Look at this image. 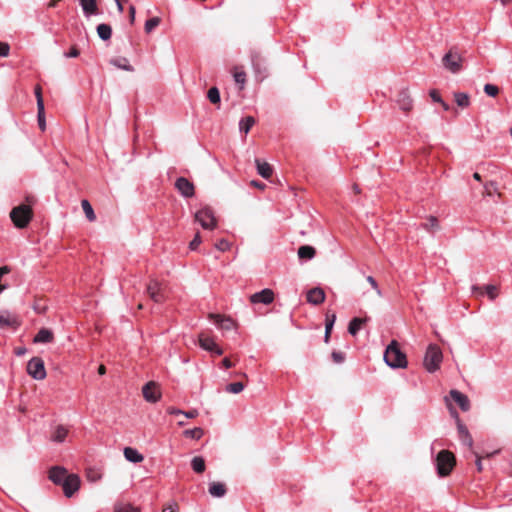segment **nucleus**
<instances>
[{
  "mask_svg": "<svg viewBox=\"0 0 512 512\" xmlns=\"http://www.w3.org/2000/svg\"><path fill=\"white\" fill-rule=\"evenodd\" d=\"M384 361L391 368H405L406 355L400 350L397 341L392 340L384 352Z\"/></svg>",
  "mask_w": 512,
  "mask_h": 512,
  "instance_id": "f257e3e1",
  "label": "nucleus"
},
{
  "mask_svg": "<svg viewBox=\"0 0 512 512\" xmlns=\"http://www.w3.org/2000/svg\"><path fill=\"white\" fill-rule=\"evenodd\" d=\"M442 359L443 354L440 347L436 344H430L427 347L423 360V365L428 372L433 373L440 368Z\"/></svg>",
  "mask_w": 512,
  "mask_h": 512,
  "instance_id": "f03ea898",
  "label": "nucleus"
},
{
  "mask_svg": "<svg viewBox=\"0 0 512 512\" xmlns=\"http://www.w3.org/2000/svg\"><path fill=\"white\" fill-rule=\"evenodd\" d=\"M33 212L30 206L21 204L10 212V218L17 228H25L31 221Z\"/></svg>",
  "mask_w": 512,
  "mask_h": 512,
  "instance_id": "7ed1b4c3",
  "label": "nucleus"
},
{
  "mask_svg": "<svg viewBox=\"0 0 512 512\" xmlns=\"http://www.w3.org/2000/svg\"><path fill=\"white\" fill-rule=\"evenodd\" d=\"M455 465V457L453 453L448 450H442L436 457L437 473L441 477L448 476Z\"/></svg>",
  "mask_w": 512,
  "mask_h": 512,
  "instance_id": "20e7f679",
  "label": "nucleus"
},
{
  "mask_svg": "<svg viewBox=\"0 0 512 512\" xmlns=\"http://www.w3.org/2000/svg\"><path fill=\"white\" fill-rule=\"evenodd\" d=\"M27 373L35 380L46 378V369L41 357H32L27 363Z\"/></svg>",
  "mask_w": 512,
  "mask_h": 512,
  "instance_id": "39448f33",
  "label": "nucleus"
},
{
  "mask_svg": "<svg viewBox=\"0 0 512 512\" xmlns=\"http://www.w3.org/2000/svg\"><path fill=\"white\" fill-rule=\"evenodd\" d=\"M195 219L203 229L213 230L216 227V218L210 207H203L195 213Z\"/></svg>",
  "mask_w": 512,
  "mask_h": 512,
  "instance_id": "423d86ee",
  "label": "nucleus"
},
{
  "mask_svg": "<svg viewBox=\"0 0 512 512\" xmlns=\"http://www.w3.org/2000/svg\"><path fill=\"white\" fill-rule=\"evenodd\" d=\"M461 61V56L452 51L446 53L442 59L444 67L454 74L461 70Z\"/></svg>",
  "mask_w": 512,
  "mask_h": 512,
  "instance_id": "0eeeda50",
  "label": "nucleus"
},
{
  "mask_svg": "<svg viewBox=\"0 0 512 512\" xmlns=\"http://www.w3.org/2000/svg\"><path fill=\"white\" fill-rule=\"evenodd\" d=\"M174 186L184 198H191L195 194L194 184L185 177H178Z\"/></svg>",
  "mask_w": 512,
  "mask_h": 512,
  "instance_id": "6e6552de",
  "label": "nucleus"
},
{
  "mask_svg": "<svg viewBox=\"0 0 512 512\" xmlns=\"http://www.w3.org/2000/svg\"><path fill=\"white\" fill-rule=\"evenodd\" d=\"M80 478L76 474H69L68 478L61 484L64 495L68 498L72 497L80 488Z\"/></svg>",
  "mask_w": 512,
  "mask_h": 512,
  "instance_id": "1a4fd4ad",
  "label": "nucleus"
},
{
  "mask_svg": "<svg viewBox=\"0 0 512 512\" xmlns=\"http://www.w3.org/2000/svg\"><path fill=\"white\" fill-rule=\"evenodd\" d=\"M142 394L144 399L150 403H156L161 398V393L156 383L153 381H150L143 386Z\"/></svg>",
  "mask_w": 512,
  "mask_h": 512,
  "instance_id": "9d476101",
  "label": "nucleus"
},
{
  "mask_svg": "<svg viewBox=\"0 0 512 512\" xmlns=\"http://www.w3.org/2000/svg\"><path fill=\"white\" fill-rule=\"evenodd\" d=\"M274 301V292L265 288L259 292H256L250 296V302L253 304H271Z\"/></svg>",
  "mask_w": 512,
  "mask_h": 512,
  "instance_id": "9b49d317",
  "label": "nucleus"
},
{
  "mask_svg": "<svg viewBox=\"0 0 512 512\" xmlns=\"http://www.w3.org/2000/svg\"><path fill=\"white\" fill-rule=\"evenodd\" d=\"M149 297L156 303L164 301V294L162 291L161 284L156 280H151L146 288Z\"/></svg>",
  "mask_w": 512,
  "mask_h": 512,
  "instance_id": "f8f14e48",
  "label": "nucleus"
},
{
  "mask_svg": "<svg viewBox=\"0 0 512 512\" xmlns=\"http://www.w3.org/2000/svg\"><path fill=\"white\" fill-rule=\"evenodd\" d=\"M68 475L67 470L61 466H54L49 470V479L56 485H61Z\"/></svg>",
  "mask_w": 512,
  "mask_h": 512,
  "instance_id": "ddd939ff",
  "label": "nucleus"
},
{
  "mask_svg": "<svg viewBox=\"0 0 512 512\" xmlns=\"http://www.w3.org/2000/svg\"><path fill=\"white\" fill-rule=\"evenodd\" d=\"M396 102L404 112H409L413 107V100L407 90H401L398 93Z\"/></svg>",
  "mask_w": 512,
  "mask_h": 512,
  "instance_id": "4468645a",
  "label": "nucleus"
},
{
  "mask_svg": "<svg viewBox=\"0 0 512 512\" xmlns=\"http://www.w3.org/2000/svg\"><path fill=\"white\" fill-rule=\"evenodd\" d=\"M451 399L458 404L462 411H468L470 409V401L468 397L458 390H451L449 393Z\"/></svg>",
  "mask_w": 512,
  "mask_h": 512,
  "instance_id": "2eb2a0df",
  "label": "nucleus"
},
{
  "mask_svg": "<svg viewBox=\"0 0 512 512\" xmlns=\"http://www.w3.org/2000/svg\"><path fill=\"white\" fill-rule=\"evenodd\" d=\"M325 300V292L322 288L315 287L307 292V302L312 305H320Z\"/></svg>",
  "mask_w": 512,
  "mask_h": 512,
  "instance_id": "dca6fc26",
  "label": "nucleus"
},
{
  "mask_svg": "<svg viewBox=\"0 0 512 512\" xmlns=\"http://www.w3.org/2000/svg\"><path fill=\"white\" fill-rule=\"evenodd\" d=\"M457 429L459 434V439L464 445H467L469 448L473 446V439L470 435L467 427L461 423V421L457 418Z\"/></svg>",
  "mask_w": 512,
  "mask_h": 512,
  "instance_id": "f3484780",
  "label": "nucleus"
},
{
  "mask_svg": "<svg viewBox=\"0 0 512 512\" xmlns=\"http://www.w3.org/2000/svg\"><path fill=\"white\" fill-rule=\"evenodd\" d=\"M19 325L18 318L7 310L0 311L1 327H16Z\"/></svg>",
  "mask_w": 512,
  "mask_h": 512,
  "instance_id": "a211bd4d",
  "label": "nucleus"
},
{
  "mask_svg": "<svg viewBox=\"0 0 512 512\" xmlns=\"http://www.w3.org/2000/svg\"><path fill=\"white\" fill-rule=\"evenodd\" d=\"M54 340L53 332L47 328H41L34 336V343H51Z\"/></svg>",
  "mask_w": 512,
  "mask_h": 512,
  "instance_id": "6ab92c4d",
  "label": "nucleus"
},
{
  "mask_svg": "<svg viewBox=\"0 0 512 512\" xmlns=\"http://www.w3.org/2000/svg\"><path fill=\"white\" fill-rule=\"evenodd\" d=\"M79 2L86 17L98 14V6L96 0H79Z\"/></svg>",
  "mask_w": 512,
  "mask_h": 512,
  "instance_id": "aec40b11",
  "label": "nucleus"
},
{
  "mask_svg": "<svg viewBox=\"0 0 512 512\" xmlns=\"http://www.w3.org/2000/svg\"><path fill=\"white\" fill-rule=\"evenodd\" d=\"M255 163L257 172L261 177L269 179L272 176L273 169L269 163L262 162L260 159H256Z\"/></svg>",
  "mask_w": 512,
  "mask_h": 512,
  "instance_id": "412c9836",
  "label": "nucleus"
},
{
  "mask_svg": "<svg viewBox=\"0 0 512 512\" xmlns=\"http://www.w3.org/2000/svg\"><path fill=\"white\" fill-rule=\"evenodd\" d=\"M210 317L214 323L222 330H231L234 328V322L230 318H223L220 315L211 314Z\"/></svg>",
  "mask_w": 512,
  "mask_h": 512,
  "instance_id": "4be33fe9",
  "label": "nucleus"
},
{
  "mask_svg": "<svg viewBox=\"0 0 512 512\" xmlns=\"http://www.w3.org/2000/svg\"><path fill=\"white\" fill-rule=\"evenodd\" d=\"M472 289L473 291L479 292L480 295L486 293L489 299L492 301L495 300L498 296L497 287L492 284L486 285L484 287L473 286Z\"/></svg>",
  "mask_w": 512,
  "mask_h": 512,
  "instance_id": "5701e85b",
  "label": "nucleus"
},
{
  "mask_svg": "<svg viewBox=\"0 0 512 512\" xmlns=\"http://www.w3.org/2000/svg\"><path fill=\"white\" fill-rule=\"evenodd\" d=\"M124 456L127 461L132 463H140L144 459L143 455L132 447H126L124 449Z\"/></svg>",
  "mask_w": 512,
  "mask_h": 512,
  "instance_id": "b1692460",
  "label": "nucleus"
},
{
  "mask_svg": "<svg viewBox=\"0 0 512 512\" xmlns=\"http://www.w3.org/2000/svg\"><path fill=\"white\" fill-rule=\"evenodd\" d=\"M369 320L368 317L366 318H358V317H355L353 318L350 322H349V325H348V332L352 335V336H355L357 335V333L359 332V330L361 329V326L367 322Z\"/></svg>",
  "mask_w": 512,
  "mask_h": 512,
  "instance_id": "393cba45",
  "label": "nucleus"
},
{
  "mask_svg": "<svg viewBox=\"0 0 512 512\" xmlns=\"http://www.w3.org/2000/svg\"><path fill=\"white\" fill-rule=\"evenodd\" d=\"M209 493L213 497H223L226 494V487L221 482H212L209 485Z\"/></svg>",
  "mask_w": 512,
  "mask_h": 512,
  "instance_id": "a878e982",
  "label": "nucleus"
},
{
  "mask_svg": "<svg viewBox=\"0 0 512 512\" xmlns=\"http://www.w3.org/2000/svg\"><path fill=\"white\" fill-rule=\"evenodd\" d=\"M315 254V248L310 245H303L298 248V257L300 259L311 260Z\"/></svg>",
  "mask_w": 512,
  "mask_h": 512,
  "instance_id": "bb28decb",
  "label": "nucleus"
},
{
  "mask_svg": "<svg viewBox=\"0 0 512 512\" xmlns=\"http://www.w3.org/2000/svg\"><path fill=\"white\" fill-rule=\"evenodd\" d=\"M67 434H68V429L66 427H64L63 425H58L55 428V430L51 436V439L54 442L62 443L66 439Z\"/></svg>",
  "mask_w": 512,
  "mask_h": 512,
  "instance_id": "cd10ccee",
  "label": "nucleus"
},
{
  "mask_svg": "<svg viewBox=\"0 0 512 512\" xmlns=\"http://www.w3.org/2000/svg\"><path fill=\"white\" fill-rule=\"evenodd\" d=\"M199 345L202 349L211 352L214 351V348H216L217 344L215 343L213 338L201 334L199 336Z\"/></svg>",
  "mask_w": 512,
  "mask_h": 512,
  "instance_id": "c85d7f7f",
  "label": "nucleus"
},
{
  "mask_svg": "<svg viewBox=\"0 0 512 512\" xmlns=\"http://www.w3.org/2000/svg\"><path fill=\"white\" fill-rule=\"evenodd\" d=\"M96 30H97V34H98L99 38L102 39L103 41L109 40L112 36V28L108 24H105V23L99 24L97 26Z\"/></svg>",
  "mask_w": 512,
  "mask_h": 512,
  "instance_id": "c756f323",
  "label": "nucleus"
},
{
  "mask_svg": "<svg viewBox=\"0 0 512 512\" xmlns=\"http://www.w3.org/2000/svg\"><path fill=\"white\" fill-rule=\"evenodd\" d=\"M255 123V119L252 116H246L239 122V130L244 134H247Z\"/></svg>",
  "mask_w": 512,
  "mask_h": 512,
  "instance_id": "7c9ffc66",
  "label": "nucleus"
},
{
  "mask_svg": "<svg viewBox=\"0 0 512 512\" xmlns=\"http://www.w3.org/2000/svg\"><path fill=\"white\" fill-rule=\"evenodd\" d=\"M454 99L457 105L461 108H466L470 105V98L467 93L457 92L454 94Z\"/></svg>",
  "mask_w": 512,
  "mask_h": 512,
  "instance_id": "2f4dec72",
  "label": "nucleus"
},
{
  "mask_svg": "<svg viewBox=\"0 0 512 512\" xmlns=\"http://www.w3.org/2000/svg\"><path fill=\"white\" fill-rule=\"evenodd\" d=\"M191 467L196 473H203L205 471V460L201 456H195L191 460Z\"/></svg>",
  "mask_w": 512,
  "mask_h": 512,
  "instance_id": "473e14b6",
  "label": "nucleus"
},
{
  "mask_svg": "<svg viewBox=\"0 0 512 512\" xmlns=\"http://www.w3.org/2000/svg\"><path fill=\"white\" fill-rule=\"evenodd\" d=\"M184 436L187 437V438H191V439H195V440H199L203 434H204V431L202 428H199V427H195L193 429H187L183 432Z\"/></svg>",
  "mask_w": 512,
  "mask_h": 512,
  "instance_id": "72a5a7b5",
  "label": "nucleus"
},
{
  "mask_svg": "<svg viewBox=\"0 0 512 512\" xmlns=\"http://www.w3.org/2000/svg\"><path fill=\"white\" fill-rule=\"evenodd\" d=\"M81 205H82V209H83L87 219L89 221H94L96 219V216H95L94 210H93L91 204L89 203V201L82 200Z\"/></svg>",
  "mask_w": 512,
  "mask_h": 512,
  "instance_id": "f704fd0d",
  "label": "nucleus"
},
{
  "mask_svg": "<svg viewBox=\"0 0 512 512\" xmlns=\"http://www.w3.org/2000/svg\"><path fill=\"white\" fill-rule=\"evenodd\" d=\"M207 97L213 104H218L221 101L220 92L217 87H212L208 90Z\"/></svg>",
  "mask_w": 512,
  "mask_h": 512,
  "instance_id": "c9c22d12",
  "label": "nucleus"
},
{
  "mask_svg": "<svg viewBox=\"0 0 512 512\" xmlns=\"http://www.w3.org/2000/svg\"><path fill=\"white\" fill-rule=\"evenodd\" d=\"M421 226L427 231L431 232L435 229H438V219L434 216H430L426 223L421 224Z\"/></svg>",
  "mask_w": 512,
  "mask_h": 512,
  "instance_id": "e433bc0d",
  "label": "nucleus"
},
{
  "mask_svg": "<svg viewBox=\"0 0 512 512\" xmlns=\"http://www.w3.org/2000/svg\"><path fill=\"white\" fill-rule=\"evenodd\" d=\"M244 389V384L242 382H233L226 386L225 390L228 393L238 394Z\"/></svg>",
  "mask_w": 512,
  "mask_h": 512,
  "instance_id": "4c0bfd02",
  "label": "nucleus"
},
{
  "mask_svg": "<svg viewBox=\"0 0 512 512\" xmlns=\"http://www.w3.org/2000/svg\"><path fill=\"white\" fill-rule=\"evenodd\" d=\"M160 24V18L159 17H152L148 19L145 22V32L150 33L152 32L158 25Z\"/></svg>",
  "mask_w": 512,
  "mask_h": 512,
  "instance_id": "58836bf2",
  "label": "nucleus"
},
{
  "mask_svg": "<svg viewBox=\"0 0 512 512\" xmlns=\"http://www.w3.org/2000/svg\"><path fill=\"white\" fill-rule=\"evenodd\" d=\"M112 63L125 71H133V67L128 63L126 58L113 60Z\"/></svg>",
  "mask_w": 512,
  "mask_h": 512,
  "instance_id": "ea45409f",
  "label": "nucleus"
},
{
  "mask_svg": "<svg viewBox=\"0 0 512 512\" xmlns=\"http://www.w3.org/2000/svg\"><path fill=\"white\" fill-rule=\"evenodd\" d=\"M335 320H336L335 314H332L330 317L327 316L326 323H325V332H326L327 336H330L333 325L335 323Z\"/></svg>",
  "mask_w": 512,
  "mask_h": 512,
  "instance_id": "a19ab883",
  "label": "nucleus"
},
{
  "mask_svg": "<svg viewBox=\"0 0 512 512\" xmlns=\"http://www.w3.org/2000/svg\"><path fill=\"white\" fill-rule=\"evenodd\" d=\"M484 92L490 97H495L499 93V89L493 84H486L484 86Z\"/></svg>",
  "mask_w": 512,
  "mask_h": 512,
  "instance_id": "79ce46f5",
  "label": "nucleus"
},
{
  "mask_svg": "<svg viewBox=\"0 0 512 512\" xmlns=\"http://www.w3.org/2000/svg\"><path fill=\"white\" fill-rule=\"evenodd\" d=\"M234 80L237 84H240V89L243 88V85L246 82V73L244 71H238L234 73Z\"/></svg>",
  "mask_w": 512,
  "mask_h": 512,
  "instance_id": "37998d69",
  "label": "nucleus"
},
{
  "mask_svg": "<svg viewBox=\"0 0 512 512\" xmlns=\"http://www.w3.org/2000/svg\"><path fill=\"white\" fill-rule=\"evenodd\" d=\"M115 512H140L138 508L131 504L121 505L115 508Z\"/></svg>",
  "mask_w": 512,
  "mask_h": 512,
  "instance_id": "c03bdc74",
  "label": "nucleus"
},
{
  "mask_svg": "<svg viewBox=\"0 0 512 512\" xmlns=\"http://www.w3.org/2000/svg\"><path fill=\"white\" fill-rule=\"evenodd\" d=\"M215 247L219 251L225 252L230 249V243L226 239H221L215 244Z\"/></svg>",
  "mask_w": 512,
  "mask_h": 512,
  "instance_id": "a18cd8bd",
  "label": "nucleus"
},
{
  "mask_svg": "<svg viewBox=\"0 0 512 512\" xmlns=\"http://www.w3.org/2000/svg\"><path fill=\"white\" fill-rule=\"evenodd\" d=\"M331 356L333 361L337 364H340L345 360V354L340 351H333Z\"/></svg>",
  "mask_w": 512,
  "mask_h": 512,
  "instance_id": "49530a36",
  "label": "nucleus"
},
{
  "mask_svg": "<svg viewBox=\"0 0 512 512\" xmlns=\"http://www.w3.org/2000/svg\"><path fill=\"white\" fill-rule=\"evenodd\" d=\"M200 243H201V236H200V233L198 232L195 234L193 240L190 242L189 248L191 250H196L197 247L200 245Z\"/></svg>",
  "mask_w": 512,
  "mask_h": 512,
  "instance_id": "de8ad7c7",
  "label": "nucleus"
},
{
  "mask_svg": "<svg viewBox=\"0 0 512 512\" xmlns=\"http://www.w3.org/2000/svg\"><path fill=\"white\" fill-rule=\"evenodd\" d=\"M10 52V46L8 43L0 42V56L7 57Z\"/></svg>",
  "mask_w": 512,
  "mask_h": 512,
  "instance_id": "09e8293b",
  "label": "nucleus"
},
{
  "mask_svg": "<svg viewBox=\"0 0 512 512\" xmlns=\"http://www.w3.org/2000/svg\"><path fill=\"white\" fill-rule=\"evenodd\" d=\"M484 188H485L486 194L489 196H491L494 192L497 191V185L494 182L485 184Z\"/></svg>",
  "mask_w": 512,
  "mask_h": 512,
  "instance_id": "8fccbe9b",
  "label": "nucleus"
},
{
  "mask_svg": "<svg viewBox=\"0 0 512 512\" xmlns=\"http://www.w3.org/2000/svg\"><path fill=\"white\" fill-rule=\"evenodd\" d=\"M101 478V475L96 472V471H93V470H89L87 472V479L90 481V482H96L98 481L99 479Z\"/></svg>",
  "mask_w": 512,
  "mask_h": 512,
  "instance_id": "3c124183",
  "label": "nucleus"
},
{
  "mask_svg": "<svg viewBox=\"0 0 512 512\" xmlns=\"http://www.w3.org/2000/svg\"><path fill=\"white\" fill-rule=\"evenodd\" d=\"M367 281H368V283H370V285H371V286H372V288L376 291V293H377L379 296H381V295H382V292H381V290H380V288H379V286H378V284H377L376 280L374 279V277H372V276H368V277H367Z\"/></svg>",
  "mask_w": 512,
  "mask_h": 512,
  "instance_id": "603ef678",
  "label": "nucleus"
},
{
  "mask_svg": "<svg viewBox=\"0 0 512 512\" xmlns=\"http://www.w3.org/2000/svg\"><path fill=\"white\" fill-rule=\"evenodd\" d=\"M37 114H45L44 101L42 96H39L37 100Z\"/></svg>",
  "mask_w": 512,
  "mask_h": 512,
  "instance_id": "864d4df0",
  "label": "nucleus"
},
{
  "mask_svg": "<svg viewBox=\"0 0 512 512\" xmlns=\"http://www.w3.org/2000/svg\"><path fill=\"white\" fill-rule=\"evenodd\" d=\"M37 120H38V126L39 128L44 131L46 129V121H45V114H37Z\"/></svg>",
  "mask_w": 512,
  "mask_h": 512,
  "instance_id": "5fc2aeb1",
  "label": "nucleus"
},
{
  "mask_svg": "<svg viewBox=\"0 0 512 512\" xmlns=\"http://www.w3.org/2000/svg\"><path fill=\"white\" fill-rule=\"evenodd\" d=\"M78 55H79V50L75 46H73L69 50V52L64 53V56L67 57V58H75Z\"/></svg>",
  "mask_w": 512,
  "mask_h": 512,
  "instance_id": "6e6d98bb",
  "label": "nucleus"
},
{
  "mask_svg": "<svg viewBox=\"0 0 512 512\" xmlns=\"http://www.w3.org/2000/svg\"><path fill=\"white\" fill-rule=\"evenodd\" d=\"M429 95L434 102H438V103L442 102V98L436 90H431Z\"/></svg>",
  "mask_w": 512,
  "mask_h": 512,
  "instance_id": "4d7b16f0",
  "label": "nucleus"
},
{
  "mask_svg": "<svg viewBox=\"0 0 512 512\" xmlns=\"http://www.w3.org/2000/svg\"><path fill=\"white\" fill-rule=\"evenodd\" d=\"M182 415H184L187 418L192 419V418H195L198 416V411L196 409H192L189 411H184V413H182Z\"/></svg>",
  "mask_w": 512,
  "mask_h": 512,
  "instance_id": "13d9d810",
  "label": "nucleus"
},
{
  "mask_svg": "<svg viewBox=\"0 0 512 512\" xmlns=\"http://www.w3.org/2000/svg\"><path fill=\"white\" fill-rule=\"evenodd\" d=\"M167 413L170 414V415H182V413H184V411L180 410V409H177V408H174V407H169L167 409Z\"/></svg>",
  "mask_w": 512,
  "mask_h": 512,
  "instance_id": "bf43d9fd",
  "label": "nucleus"
},
{
  "mask_svg": "<svg viewBox=\"0 0 512 512\" xmlns=\"http://www.w3.org/2000/svg\"><path fill=\"white\" fill-rule=\"evenodd\" d=\"M135 13H136L135 7L133 5H131L129 7V16H130V22L131 23H133L134 20H135Z\"/></svg>",
  "mask_w": 512,
  "mask_h": 512,
  "instance_id": "052dcab7",
  "label": "nucleus"
},
{
  "mask_svg": "<svg viewBox=\"0 0 512 512\" xmlns=\"http://www.w3.org/2000/svg\"><path fill=\"white\" fill-rule=\"evenodd\" d=\"M222 366L225 368V369H229L233 366L232 362L229 360V358H224L222 360Z\"/></svg>",
  "mask_w": 512,
  "mask_h": 512,
  "instance_id": "680f3d73",
  "label": "nucleus"
},
{
  "mask_svg": "<svg viewBox=\"0 0 512 512\" xmlns=\"http://www.w3.org/2000/svg\"><path fill=\"white\" fill-rule=\"evenodd\" d=\"M27 352V349L25 347H18L16 350H15V354L17 356H23L25 355Z\"/></svg>",
  "mask_w": 512,
  "mask_h": 512,
  "instance_id": "e2e57ef3",
  "label": "nucleus"
},
{
  "mask_svg": "<svg viewBox=\"0 0 512 512\" xmlns=\"http://www.w3.org/2000/svg\"><path fill=\"white\" fill-rule=\"evenodd\" d=\"M475 464H476V467H477V470L479 472L482 471L483 469V466H482V462H481V457H479L477 454H476V461H475Z\"/></svg>",
  "mask_w": 512,
  "mask_h": 512,
  "instance_id": "0e129e2a",
  "label": "nucleus"
},
{
  "mask_svg": "<svg viewBox=\"0 0 512 512\" xmlns=\"http://www.w3.org/2000/svg\"><path fill=\"white\" fill-rule=\"evenodd\" d=\"M163 512H177V508H176V506L170 505V506L165 507L163 509Z\"/></svg>",
  "mask_w": 512,
  "mask_h": 512,
  "instance_id": "69168bd1",
  "label": "nucleus"
},
{
  "mask_svg": "<svg viewBox=\"0 0 512 512\" xmlns=\"http://www.w3.org/2000/svg\"><path fill=\"white\" fill-rule=\"evenodd\" d=\"M116 5H117V9L119 11V13H122L124 11V7H123V4L121 3L120 0H114Z\"/></svg>",
  "mask_w": 512,
  "mask_h": 512,
  "instance_id": "338daca9",
  "label": "nucleus"
},
{
  "mask_svg": "<svg viewBox=\"0 0 512 512\" xmlns=\"http://www.w3.org/2000/svg\"><path fill=\"white\" fill-rule=\"evenodd\" d=\"M211 353L216 354L217 356H220L223 354L222 348H220L218 345H216V348H214V351H211Z\"/></svg>",
  "mask_w": 512,
  "mask_h": 512,
  "instance_id": "774afa93",
  "label": "nucleus"
}]
</instances>
